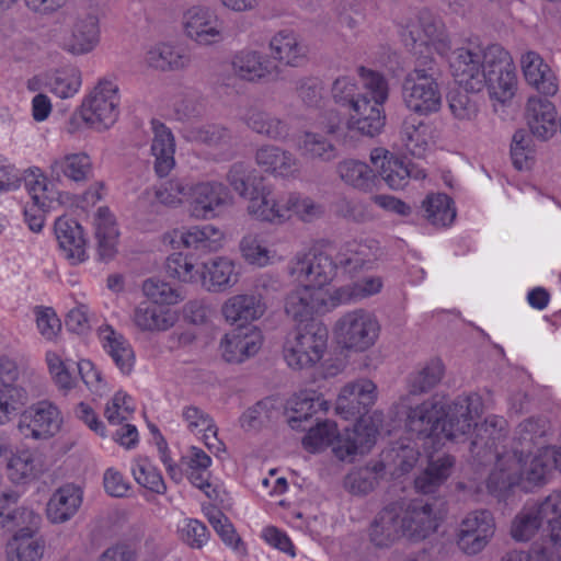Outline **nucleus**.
<instances>
[{"label":"nucleus","mask_w":561,"mask_h":561,"mask_svg":"<svg viewBox=\"0 0 561 561\" xmlns=\"http://www.w3.org/2000/svg\"><path fill=\"white\" fill-rule=\"evenodd\" d=\"M401 507L394 502L386 505L370 525L369 538L376 547H389L403 537L400 525Z\"/></svg>","instance_id":"c85d7f7f"},{"label":"nucleus","mask_w":561,"mask_h":561,"mask_svg":"<svg viewBox=\"0 0 561 561\" xmlns=\"http://www.w3.org/2000/svg\"><path fill=\"white\" fill-rule=\"evenodd\" d=\"M273 402L268 399L259 401L249 408L240 417L241 426L247 430H257L268 422L275 413Z\"/></svg>","instance_id":"774afa93"},{"label":"nucleus","mask_w":561,"mask_h":561,"mask_svg":"<svg viewBox=\"0 0 561 561\" xmlns=\"http://www.w3.org/2000/svg\"><path fill=\"white\" fill-rule=\"evenodd\" d=\"M82 83L81 72L76 68L58 71L50 81V91L60 99L72 98Z\"/></svg>","instance_id":"338daca9"},{"label":"nucleus","mask_w":561,"mask_h":561,"mask_svg":"<svg viewBox=\"0 0 561 561\" xmlns=\"http://www.w3.org/2000/svg\"><path fill=\"white\" fill-rule=\"evenodd\" d=\"M142 291L144 295L150 300V304L168 307L183 300V297L178 289L158 278L146 279L142 284Z\"/></svg>","instance_id":"e2e57ef3"},{"label":"nucleus","mask_w":561,"mask_h":561,"mask_svg":"<svg viewBox=\"0 0 561 561\" xmlns=\"http://www.w3.org/2000/svg\"><path fill=\"white\" fill-rule=\"evenodd\" d=\"M265 311L266 304L252 294L231 296L221 307L226 321L231 324L238 323L239 327L260 319Z\"/></svg>","instance_id":"c756f323"},{"label":"nucleus","mask_w":561,"mask_h":561,"mask_svg":"<svg viewBox=\"0 0 561 561\" xmlns=\"http://www.w3.org/2000/svg\"><path fill=\"white\" fill-rule=\"evenodd\" d=\"M233 73L247 81L270 79L277 70V66L262 53L253 49L238 51L231 61Z\"/></svg>","instance_id":"cd10ccee"},{"label":"nucleus","mask_w":561,"mask_h":561,"mask_svg":"<svg viewBox=\"0 0 561 561\" xmlns=\"http://www.w3.org/2000/svg\"><path fill=\"white\" fill-rule=\"evenodd\" d=\"M436 76L433 60L426 67L416 66L407 73L402 82V102L410 112L419 116L439 112L443 95Z\"/></svg>","instance_id":"39448f33"},{"label":"nucleus","mask_w":561,"mask_h":561,"mask_svg":"<svg viewBox=\"0 0 561 561\" xmlns=\"http://www.w3.org/2000/svg\"><path fill=\"white\" fill-rule=\"evenodd\" d=\"M495 533V522L488 510L468 513L456 529V545L468 556L480 553L489 545Z\"/></svg>","instance_id":"9b49d317"},{"label":"nucleus","mask_w":561,"mask_h":561,"mask_svg":"<svg viewBox=\"0 0 561 561\" xmlns=\"http://www.w3.org/2000/svg\"><path fill=\"white\" fill-rule=\"evenodd\" d=\"M328 310V296L322 288L302 284L285 298V312L294 321L304 324L314 321V314Z\"/></svg>","instance_id":"dca6fc26"},{"label":"nucleus","mask_w":561,"mask_h":561,"mask_svg":"<svg viewBox=\"0 0 561 561\" xmlns=\"http://www.w3.org/2000/svg\"><path fill=\"white\" fill-rule=\"evenodd\" d=\"M455 458L444 455L432 459L427 468L415 479V489L423 494L434 493L450 476Z\"/></svg>","instance_id":"de8ad7c7"},{"label":"nucleus","mask_w":561,"mask_h":561,"mask_svg":"<svg viewBox=\"0 0 561 561\" xmlns=\"http://www.w3.org/2000/svg\"><path fill=\"white\" fill-rule=\"evenodd\" d=\"M286 208H288V219L296 215L299 219L307 222L320 218L324 213L320 204L309 197H302L295 193L286 195Z\"/></svg>","instance_id":"0e129e2a"},{"label":"nucleus","mask_w":561,"mask_h":561,"mask_svg":"<svg viewBox=\"0 0 561 561\" xmlns=\"http://www.w3.org/2000/svg\"><path fill=\"white\" fill-rule=\"evenodd\" d=\"M191 139L219 151L224 157L233 153V137L231 131L220 125L208 124L193 128Z\"/></svg>","instance_id":"09e8293b"},{"label":"nucleus","mask_w":561,"mask_h":561,"mask_svg":"<svg viewBox=\"0 0 561 561\" xmlns=\"http://www.w3.org/2000/svg\"><path fill=\"white\" fill-rule=\"evenodd\" d=\"M82 504V491L75 484H66L57 489L47 503V518L60 524L72 518Z\"/></svg>","instance_id":"473e14b6"},{"label":"nucleus","mask_w":561,"mask_h":561,"mask_svg":"<svg viewBox=\"0 0 561 561\" xmlns=\"http://www.w3.org/2000/svg\"><path fill=\"white\" fill-rule=\"evenodd\" d=\"M328 330L318 322L298 324L284 344V358L293 369H305L317 364L327 347Z\"/></svg>","instance_id":"423d86ee"},{"label":"nucleus","mask_w":561,"mask_h":561,"mask_svg":"<svg viewBox=\"0 0 561 561\" xmlns=\"http://www.w3.org/2000/svg\"><path fill=\"white\" fill-rule=\"evenodd\" d=\"M376 386L368 379H362L344 386L337 397L336 410L360 420L352 430L339 435L336 424L325 420L316 427H309L302 439L304 447L317 453L332 445L333 453L340 460H351L357 454H366L376 443L378 427L368 423L364 415L376 401Z\"/></svg>","instance_id":"f03ea898"},{"label":"nucleus","mask_w":561,"mask_h":561,"mask_svg":"<svg viewBox=\"0 0 561 561\" xmlns=\"http://www.w3.org/2000/svg\"><path fill=\"white\" fill-rule=\"evenodd\" d=\"M377 252L375 240L347 242L337 254L340 267L352 275L367 270L377 259Z\"/></svg>","instance_id":"c9c22d12"},{"label":"nucleus","mask_w":561,"mask_h":561,"mask_svg":"<svg viewBox=\"0 0 561 561\" xmlns=\"http://www.w3.org/2000/svg\"><path fill=\"white\" fill-rule=\"evenodd\" d=\"M336 172L346 185L359 192L369 193L377 187L378 176L363 161L355 159L343 160L337 163Z\"/></svg>","instance_id":"58836bf2"},{"label":"nucleus","mask_w":561,"mask_h":561,"mask_svg":"<svg viewBox=\"0 0 561 561\" xmlns=\"http://www.w3.org/2000/svg\"><path fill=\"white\" fill-rule=\"evenodd\" d=\"M445 374V366L438 358L426 362L409 377V391L412 394L426 393L436 387Z\"/></svg>","instance_id":"4d7b16f0"},{"label":"nucleus","mask_w":561,"mask_h":561,"mask_svg":"<svg viewBox=\"0 0 561 561\" xmlns=\"http://www.w3.org/2000/svg\"><path fill=\"white\" fill-rule=\"evenodd\" d=\"M255 161L265 172L275 176H296L300 170V161L293 152L274 145L260 147L255 152Z\"/></svg>","instance_id":"bb28decb"},{"label":"nucleus","mask_w":561,"mask_h":561,"mask_svg":"<svg viewBox=\"0 0 561 561\" xmlns=\"http://www.w3.org/2000/svg\"><path fill=\"white\" fill-rule=\"evenodd\" d=\"M272 57L286 66L299 67L306 59L308 48L291 31H279L268 44Z\"/></svg>","instance_id":"f704fd0d"},{"label":"nucleus","mask_w":561,"mask_h":561,"mask_svg":"<svg viewBox=\"0 0 561 561\" xmlns=\"http://www.w3.org/2000/svg\"><path fill=\"white\" fill-rule=\"evenodd\" d=\"M541 520L546 522L547 543L543 553L549 557L561 552V490L551 492L542 502L535 505Z\"/></svg>","instance_id":"a878e982"},{"label":"nucleus","mask_w":561,"mask_h":561,"mask_svg":"<svg viewBox=\"0 0 561 561\" xmlns=\"http://www.w3.org/2000/svg\"><path fill=\"white\" fill-rule=\"evenodd\" d=\"M187 196L191 197V215L196 219L215 218L222 208L232 205L233 202L229 188L215 181L188 185Z\"/></svg>","instance_id":"4468645a"},{"label":"nucleus","mask_w":561,"mask_h":561,"mask_svg":"<svg viewBox=\"0 0 561 561\" xmlns=\"http://www.w3.org/2000/svg\"><path fill=\"white\" fill-rule=\"evenodd\" d=\"M248 213L260 221L280 225L288 220L286 195H276L268 188L261 186L249 198Z\"/></svg>","instance_id":"393cba45"},{"label":"nucleus","mask_w":561,"mask_h":561,"mask_svg":"<svg viewBox=\"0 0 561 561\" xmlns=\"http://www.w3.org/2000/svg\"><path fill=\"white\" fill-rule=\"evenodd\" d=\"M182 24L185 35L199 45L208 46L221 41L222 23L207 7L188 8L183 14Z\"/></svg>","instance_id":"f3484780"},{"label":"nucleus","mask_w":561,"mask_h":561,"mask_svg":"<svg viewBox=\"0 0 561 561\" xmlns=\"http://www.w3.org/2000/svg\"><path fill=\"white\" fill-rule=\"evenodd\" d=\"M443 414L442 405L428 399L409 410L405 426L417 436L439 438Z\"/></svg>","instance_id":"5701e85b"},{"label":"nucleus","mask_w":561,"mask_h":561,"mask_svg":"<svg viewBox=\"0 0 561 561\" xmlns=\"http://www.w3.org/2000/svg\"><path fill=\"white\" fill-rule=\"evenodd\" d=\"M131 472L136 482L147 490L157 494L165 492L167 485L161 473L148 458L137 459Z\"/></svg>","instance_id":"680f3d73"},{"label":"nucleus","mask_w":561,"mask_h":561,"mask_svg":"<svg viewBox=\"0 0 561 561\" xmlns=\"http://www.w3.org/2000/svg\"><path fill=\"white\" fill-rule=\"evenodd\" d=\"M425 218L434 226L446 227L456 218L453 199L443 193L431 194L422 203Z\"/></svg>","instance_id":"6e6d98bb"},{"label":"nucleus","mask_w":561,"mask_h":561,"mask_svg":"<svg viewBox=\"0 0 561 561\" xmlns=\"http://www.w3.org/2000/svg\"><path fill=\"white\" fill-rule=\"evenodd\" d=\"M10 477L13 481L36 478L43 471L41 457L30 450H23L11 458L9 462Z\"/></svg>","instance_id":"bf43d9fd"},{"label":"nucleus","mask_w":561,"mask_h":561,"mask_svg":"<svg viewBox=\"0 0 561 561\" xmlns=\"http://www.w3.org/2000/svg\"><path fill=\"white\" fill-rule=\"evenodd\" d=\"M93 172L91 158L84 152L66 154L50 164V175L56 180L65 176L73 182L88 181Z\"/></svg>","instance_id":"ea45409f"},{"label":"nucleus","mask_w":561,"mask_h":561,"mask_svg":"<svg viewBox=\"0 0 561 561\" xmlns=\"http://www.w3.org/2000/svg\"><path fill=\"white\" fill-rule=\"evenodd\" d=\"M242 119L253 133L268 139L283 141L289 136V125L263 108L250 107Z\"/></svg>","instance_id":"e433bc0d"},{"label":"nucleus","mask_w":561,"mask_h":561,"mask_svg":"<svg viewBox=\"0 0 561 561\" xmlns=\"http://www.w3.org/2000/svg\"><path fill=\"white\" fill-rule=\"evenodd\" d=\"M541 524L535 505L524 507L512 522L511 535L516 541H528L537 534Z\"/></svg>","instance_id":"052dcab7"},{"label":"nucleus","mask_w":561,"mask_h":561,"mask_svg":"<svg viewBox=\"0 0 561 561\" xmlns=\"http://www.w3.org/2000/svg\"><path fill=\"white\" fill-rule=\"evenodd\" d=\"M432 131L430 124L414 117H407L400 131L402 145L411 156L422 158L430 148Z\"/></svg>","instance_id":"37998d69"},{"label":"nucleus","mask_w":561,"mask_h":561,"mask_svg":"<svg viewBox=\"0 0 561 561\" xmlns=\"http://www.w3.org/2000/svg\"><path fill=\"white\" fill-rule=\"evenodd\" d=\"M55 233L59 247L66 256L78 262L84 260V238L81 226L69 219L58 218L55 222Z\"/></svg>","instance_id":"a18cd8bd"},{"label":"nucleus","mask_w":561,"mask_h":561,"mask_svg":"<svg viewBox=\"0 0 561 561\" xmlns=\"http://www.w3.org/2000/svg\"><path fill=\"white\" fill-rule=\"evenodd\" d=\"M456 82L465 90L480 92L488 88L491 98L501 103L515 93L516 75L512 57L497 44L480 48H458L449 60Z\"/></svg>","instance_id":"7ed1b4c3"},{"label":"nucleus","mask_w":561,"mask_h":561,"mask_svg":"<svg viewBox=\"0 0 561 561\" xmlns=\"http://www.w3.org/2000/svg\"><path fill=\"white\" fill-rule=\"evenodd\" d=\"M364 92L357 93L354 79L343 76L332 84V98L335 103L350 111V127L363 135L374 137L385 126L386 116L382 105L389 96V85L386 78L365 67L358 68Z\"/></svg>","instance_id":"20e7f679"},{"label":"nucleus","mask_w":561,"mask_h":561,"mask_svg":"<svg viewBox=\"0 0 561 561\" xmlns=\"http://www.w3.org/2000/svg\"><path fill=\"white\" fill-rule=\"evenodd\" d=\"M525 117L531 135L540 140H548L554 136L561 123L554 104L542 96L528 99Z\"/></svg>","instance_id":"6ab92c4d"},{"label":"nucleus","mask_w":561,"mask_h":561,"mask_svg":"<svg viewBox=\"0 0 561 561\" xmlns=\"http://www.w3.org/2000/svg\"><path fill=\"white\" fill-rule=\"evenodd\" d=\"M262 341V334L256 328L240 325L221 340L222 357L229 363H242L260 351Z\"/></svg>","instance_id":"a211bd4d"},{"label":"nucleus","mask_w":561,"mask_h":561,"mask_svg":"<svg viewBox=\"0 0 561 561\" xmlns=\"http://www.w3.org/2000/svg\"><path fill=\"white\" fill-rule=\"evenodd\" d=\"M203 285L208 291H224L237 283L234 264L226 257H216L203 264Z\"/></svg>","instance_id":"79ce46f5"},{"label":"nucleus","mask_w":561,"mask_h":561,"mask_svg":"<svg viewBox=\"0 0 561 561\" xmlns=\"http://www.w3.org/2000/svg\"><path fill=\"white\" fill-rule=\"evenodd\" d=\"M152 130L151 156L154 158L153 168L158 176H167L175 165V139L171 129L161 121L150 122Z\"/></svg>","instance_id":"b1692460"},{"label":"nucleus","mask_w":561,"mask_h":561,"mask_svg":"<svg viewBox=\"0 0 561 561\" xmlns=\"http://www.w3.org/2000/svg\"><path fill=\"white\" fill-rule=\"evenodd\" d=\"M188 195V184L182 179H171L144 192L142 198L150 203L154 211L159 206L178 207Z\"/></svg>","instance_id":"a19ab883"},{"label":"nucleus","mask_w":561,"mask_h":561,"mask_svg":"<svg viewBox=\"0 0 561 561\" xmlns=\"http://www.w3.org/2000/svg\"><path fill=\"white\" fill-rule=\"evenodd\" d=\"M526 81L545 95H552L558 90L557 78L550 67L536 51H527L520 59Z\"/></svg>","instance_id":"72a5a7b5"},{"label":"nucleus","mask_w":561,"mask_h":561,"mask_svg":"<svg viewBox=\"0 0 561 561\" xmlns=\"http://www.w3.org/2000/svg\"><path fill=\"white\" fill-rule=\"evenodd\" d=\"M70 15L73 16V24L70 37L64 43V49L73 55L92 51L100 42V4L94 1H81Z\"/></svg>","instance_id":"1a4fd4ad"},{"label":"nucleus","mask_w":561,"mask_h":561,"mask_svg":"<svg viewBox=\"0 0 561 561\" xmlns=\"http://www.w3.org/2000/svg\"><path fill=\"white\" fill-rule=\"evenodd\" d=\"M229 185L242 197L250 198L261 187L262 179L255 169L243 162H236L226 175Z\"/></svg>","instance_id":"5fc2aeb1"},{"label":"nucleus","mask_w":561,"mask_h":561,"mask_svg":"<svg viewBox=\"0 0 561 561\" xmlns=\"http://www.w3.org/2000/svg\"><path fill=\"white\" fill-rule=\"evenodd\" d=\"M401 507L400 525L403 537L412 540H423L438 527V519L433 504L423 500L394 501Z\"/></svg>","instance_id":"2eb2a0df"},{"label":"nucleus","mask_w":561,"mask_h":561,"mask_svg":"<svg viewBox=\"0 0 561 561\" xmlns=\"http://www.w3.org/2000/svg\"><path fill=\"white\" fill-rule=\"evenodd\" d=\"M119 88L111 79L99 80L80 106L81 119L91 128L104 131L111 128L119 116Z\"/></svg>","instance_id":"0eeeda50"},{"label":"nucleus","mask_w":561,"mask_h":561,"mask_svg":"<svg viewBox=\"0 0 561 561\" xmlns=\"http://www.w3.org/2000/svg\"><path fill=\"white\" fill-rule=\"evenodd\" d=\"M131 320L141 332L160 333L173 328L179 316L169 307L142 301L134 309Z\"/></svg>","instance_id":"4be33fe9"},{"label":"nucleus","mask_w":561,"mask_h":561,"mask_svg":"<svg viewBox=\"0 0 561 561\" xmlns=\"http://www.w3.org/2000/svg\"><path fill=\"white\" fill-rule=\"evenodd\" d=\"M409 37L414 47L432 46L440 56H447L451 48L443 22L426 11L419 14L417 24L409 30Z\"/></svg>","instance_id":"aec40b11"},{"label":"nucleus","mask_w":561,"mask_h":561,"mask_svg":"<svg viewBox=\"0 0 561 561\" xmlns=\"http://www.w3.org/2000/svg\"><path fill=\"white\" fill-rule=\"evenodd\" d=\"M179 238L187 249L213 252L221 247L224 233L213 225H204L181 231Z\"/></svg>","instance_id":"3c124183"},{"label":"nucleus","mask_w":561,"mask_h":561,"mask_svg":"<svg viewBox=\"0 0 561 561\" xmlns=\"http://www.w3.org/2000/svg\"><path fill=\"white\" fill-rule=\"evenodd\" d=\"M16 492L0 493V528L19 529L26 525L27 529H37L41 516L33 510L18 507Z\"/></svg>","instance_id":"2f4dec72"},{"label":"nucleus","mask_w":561,"mask_h":561,"mask_svg":"<svg viewBox=\"0 0 561 561\" xmlns=\"http://www.w3.org/2000/svg\"><path fill=\"white\" fill-rule=\"evenodd\" d=\"M147 64L160 70H181L191 64V56L181 48L168 44H159L148 50Z\"/></svg>","instance_id":"8fccbe9b"},{"label":"nucleus","mask_w":561,"mask_h":561,"mask_svg":"<svg viewBox=\"0 0 561 561\" xmlns=\"http://www.w3.org/2000/svg\"><path fill=\"white\" fill-rule=\"evenodd\" d=\"M325 404L320 398H313L308 392L297 394L290 402L287 423L293 430H307L311 416Z\"/></svg>","instance_id":"864d4df0"},{"label":"nucleus","mask_w":561,"mask_h":561,"mask_svg":"<svg viewBox=\"0 0 561 561\" xmlns=\"http://www.w3.org/2000/svg\"><path fill=\"white\" fill-rule=\"evenodd\" d=\"M380 323L377 317L363 308L342 314L334 324V334L339 344L346 350L365 352L377 342Z\"/></svg>","instance_id":"6e6552de"},{"label":"nucleus","mask_w":561,"mask_h":561,"mask_svg":"<svg viewBox=\"0 0 561 561\" xmlns=\"http://www.w3.org/2000/svg\"><path fill=\"white\" fill-rule=\"evenodd\" d=\"M99 336L103 348L124 375H129L135 365V353L128 340L111 325H102Z\"/></svg>","instance_id":"7c9ffc66"},{"label":"nucleus","mask_w":561,"mask_h":561,"mask_svg":"<svg viewBox=\"0 0 561 561\" xmlns=\"http://www.w3.org/2000/svg\"><path fill=\"white\" fill-rule=\"evenodd\" d=\"M548 430L546 420L535 417L516 426L510 450L499 455L488 478L491 494L504 497L515 488L530 492L546 483L550 470H561V449L546 445Z\"/></svg>","instance_id":"f257e3e1"},{"label":"nucleus","mask_w":561,"mask_h":561,"mask_svg":"<svg viewBox=\"0 0 561 561\" xmlns=\"http://www.w3.org/2000/svg\"><path fill=\"white\" fill-rule=\"evenodd\" d=\"M383 282L379 276H367L356 282L336 288L330 296L332 307L358 301L377 295L382 289Z\"/></svg>","instance_id":"49530a36"},{"label":"nucleus","mask_w":561,"mask_h":561,"mask_svg":"<svg viewBox=\"0 0 561 561\" xmlns=\"http://www.w3.org/2000/svg\"><path fill=\"white\" fill-rule=\"evenodd\" d=\"M37 529H27L26 525L19 528L8 545L9 561H39L44 552L42 540L33 537Z\"/></svg>","instance_id":"c03bdc74"},{"label":"nucleus","mask_w":561,"mask_h":561,"mask_svg":"<svg viewBox=\"0 0 561 561\" xmlns=\"http://www.w3.org/2000/svg\"><path fill=\"white\" fill-rule=\"evenodd\" d=\"M61 424L58 407L51 401L41 400L20 414L18 430L25 438L48 439L59 432Z\"/></svg>","instance_id":"f8f14e48"},{"label":"nucleus","mask_w":561,"mask_h":561,"mask_svg":"<svg viewBox=\"0 0 561 561\" xmlns=\"http://www.w3.org/2000/svg\"><path fill=\"white\" fill-rule=\"evenodd\" d=\"M370 160L377 168L380 178L392 190H401L409 182L408 164L382 148L370 152Z\"/></svg>","instance_id":"4c0bfd02"},{"label":"nucleus","mask_w":561,"mask_h":561,"mask_svg":"<svg viewBox=\"0 0 561 561\" xmlns=\"http://www.w3.org/2000/svg\"><path fill=\"white\" fill-rule=\"evenodd\" d=\"M298 149L301 156L310 160L331 161L336 158L337 151L323 135L306 131L299 139Z\"/></svg>","instance_id":"13d9d810"},{"label":"nucleus","mask_w":561,"mask_h":561,"mask_svg":"<svg viewBox=\"0 0 561 561\" xmlns=\"http://www.w3.org/2000/svg\"><path fill=\"white\" fill-rule=\"evenodd\" d=\"M482 410V398L478 393L457 397L440 422V435L449 440L465 437L470 433L472 425H476Z\"/></svg>","instance_id":"ddd939ff"},{"label":"nucleus","mask_w":561,"mask_h":561,"mask_svg":"<svg viewBox=\"0 0 561 561\" xmlns=\"http://www.w3.org/2000/svg\"><path fill=\"white\" fill-rule=\"evenodd\" d=\"M239 250L248 264L257 267H264L273 263L276 255L275 251L266 245L263 237L256 232L245 233L239 242Z\"/></svg>","instance_id":"603ef678"},{"label":"nucleus","mask_w":561,"mask_h":561,"mask_svg":"<svg viewBox=\"0 0 561 561\" xmlns=\"http://www.w3.org/2000/svg\"><path fill=\"white\" fill-rule=\"evenodd\" d=\"M507 434V422L497 415L488 416L483 423H476L474 438L470 443V451L478 458L483 459L489 454H495L496 459L503 451H499V445Z\"/></svg>","instance_id":"412c9836"},{"label":"nucleus","mask_w":561,"mask_h":561,"mask_svg":"<svg viewBox=\"0 0 561 561\" xmlns=\"http://www.w3.org/2000/svg\"><path fill=\"white\" fill-rule=\"evenodd\" d=\"M466 91H455L448 96V107L455 119L473 121L479 113V106L476 98Z\"/></svg>","instance_id":"69168bd1"},{"label":"nucleus","mask_w":561,"mask_h":561,"mask_svg":"<svg viewBox=\"0 0 561 561\" xmlns=\"http://www.w3.org/2000/svg\"><path fill=\"white\" fill-rule=\"evenodd\" d=\"M339 260L313 245L307 251L298 252L289 262V274L300 282L323 289L336 275Z\"/></svg>","instance_id":"9d476101"}]
</instances>
